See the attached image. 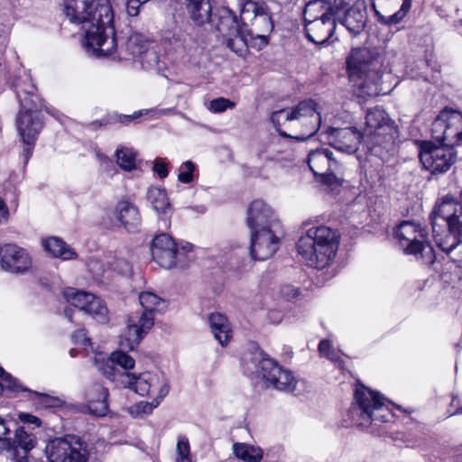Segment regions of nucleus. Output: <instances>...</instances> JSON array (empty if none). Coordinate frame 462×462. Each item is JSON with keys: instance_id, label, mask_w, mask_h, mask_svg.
<instances>
[{"instance_id": "64", "label": "nucleus", "mask_w": 462, "mask_h": 462, "mask_svg": "<svg viewBox=\"0 0 462 462\" xmlns=\"http://www.w3.org/2000/svg\"><path fill=\"white\" fill-rule=\"evenodd\" d=\"M456 413H462V407H461V408H459V409L457 411V412H456Z\"/></svg>"}, {"instance_id": "9", "label": "nucleus", "mask_w": 462, "mask_h": 462, "mask_svg": "<svg viewBox=\"0 0 462 462\" xmlns=\"http://www.w3.org/2000/svg\"><path fill=\"white\" fill-rule=\"evenodd\" d=\"M44 453L48 462H89L90 457L88 443L71 434L50 439Z\"/></svg>"}, {"instance_id": "55", "label": "nucleus", "mask_w": 462, "mask_h": 462, "mask_svg": "<svg viewBox=\"0 0 462 462\" xmlns=\"http://www.w3.org/2000/svg\"><path fill=\"white\" fill-rule=\"evenodd\" d=\"M281 294L288 300H293L299 294L298 289L292 285H284L281 289Z\"/></svg>"}, {"instance_id": "25", "label": "nucleus", "mask_w": 462, "mask_h": 462, "mask_svg": "<svg viewBox=\"0 0 462 462\" xmlns=\"http://www.w3.org/2000/svg\"><path fill=\"white\" fill-rule=\"evenodd\" d=\"M208 23L216 28L223 39L232 36L242 27V23H239L233 11L225 6L217 8L214 14L211 13L210 21Z\"/></svg>"}, {"instance_id": "49", "label": "nucleus", "mask_w": 462, "mask_h": 462, "mask_svg": "<svg viewBox=\"0 0 462 462\" xmlns=\"http://www.w3.org/2000/svg\"><path fill=\"white\" fill-rule=\"evenodd\" d=\"M153 399L151 402H140L137 404L136 408L138 412H142L143 414H150L154 408H156L163 398H159L158 396H152Z\"/></svg>"}, {"instance_id": "30", "label": "nucleus", "mask_w": 462, "mask_h": 462, "mask_svg": "<svg viewBox=\"0 0 462 462\" xmlns=\"http://www.w3.org/2000/svg\"><path fill=\"white\" fill-rule=\"evenodd\" d=\"M208 325L214 337L223 346H226L232 337L231 324L227 318L219 312L208 315Z\"/></svg>"}, {"instance_id": "46", "label": "nucleus", "mask_w": 462, "mask_h": 462, "mask_svg": "<svg viewBox=\"0 0 462 462\" xmlns=\"http://www.w3.org/2000/svg\"><path fill=\"white\" fill-rule=\"evenodd\" d=\"M236 104L225 97H217L210 101L208 109L213 113H222L226 109L234 108Z\"/></svg>"}, {"instance_id": "7", "label": "nucleus", "mask_w": 462, "mask_h": 462, "mask_svg": "<svg viewBox=\"0 0 462 462\" xmlns=\"http://www.w3.org/2000/svg\"><path fill=\"white\" fill-rule=\"evenodd\" d=\"M36 88L29 83L27 88L16 90L21 110L16 118L17 130L25 145H34L37 136L42 129L43 123L37 112L36 101L38 99Z\"/></svg>"}, {"instance_id": "22", "label": "nucleus", "mask_w": 462, "mask_h": 462, "mask_svg": "<svg viewBox=\"0 0 462 462\" xmlns=\"http://www.w3.org/2000/svg\"><path fill=\"white\" fill-rule=\"evenodd\" d=\"M1 267L7 272L20 273L26 272L32 265L28 254L15 245H5L0 247Z\"/></svg>"}, {"instance_id": "26", "label": "nucleus", "mask_w": 462, "mask_h": 462, "mask_svg": "<svg viewBox=\"0 0 462 462\" xmlns=\"http://www.w3.org/2000/svg\"><path fill=\"white\" fill-rule=\"evenodd\" d=\"M114 217L119 221L120 226L129 232H136L142 224V218L138 208L128 200L119 201L113 212Z\"/></svg>"}, {"instance_id": "38", "label": "nucleus", "mask_w": 462, "mask_h": 462, "mask_svg": "<svg viewBox=\"0 0 462 462\" xmlns=\"http://www.w3.org/2000/svg\"><path fill=\"white\" fill-rule=\"evenodd\" d=\"M139 300L142 306L141 311L149 312L153 316L155 313L163 311L167 307L165 300L150 291L141 292Z\"/></svg>"}, {"instance_id": "18", "label": "nucleus", "mask_w": 462, "mask_h": 462, "mask_svg": "<svg viewBox=\"0 0 462 462\" xmlns=\"http://www.w3.org/2000/svg\"><path fill=\"white\" fill-rule=\"evenodd\" d=\"M281 233L280 222H274L271 228L251 231L250 255L254 260L263 261L274 254L279 248Z\"/></svg>"}, {"instance_id": "54", "label": "nucleus", "mask_w": 462, "mask_h": 462, "mask_svg": "<svg viewBox=\"0 0 462 462\" xmlns=\"http://www.w3.org/2000/svg\"><path fill=\"white\" fill-rule=\"evenodd\" d=\"M143 5L140 0H127L126 2V12L130 16H136L140 12V8Z\"/></svg>"}, {"instance_id": "60", "label": "nucleus", "mask_w": 462, "mask_h": 462, "mask_svg": "<svg viewBox=\"0 0 462 462\" xmlns=\"http://www.w3.org/2000/svg\"><path fill=\"white\" fill-rule=\"evenodd\" d=\"M27 147L23 149V156L25 157V162L29 160L32 155V150L34 145H26Z\"/></svg>"}, {"instance_id": "5", "label": "nucleus", "mask_w": 462, "mask_h": 462, "mask_svg": "<svg viewBox=\"0 0 462 462\" xmlns=\"http://www.w3.org/2000/svg\"><path fill=\"white\" fill-rule=\"evenodd\" d=\"M397 138L398 128L385 110L376 106L367 111L362 134L367 152L384 159L393 150Z\"/></svg>"}, {"instance_id": "58", "label": "nucleus", "mask_w": 462, "mask_h": 462, "mask_svg": "<svg viewBox=\"0 0 462 462\" xmlns=\"http://www.w3.org/2000/svg\"><path fill=\"white\" fill-rule=\"evenodd\" d=\"M9 217L8 208L3 199L0 198V225L6 223Z\"/></svg>"}, {"instance_id": "41", "label": "nucleus", "mask_w": 462, "mask_h": 462, "mask_svg": "<svg viewBox=\"0 0 462 462\" xmlns=\"http://www.w3.org/2000/svg\"><path fill=\"white\" fill-rule=\"evenodd\" d=\"M172 111H173V108H162V109L152 108V109H148V110H141V111L134 113L131 116H120V122L123 124L129 123L132 120L141 116L143 114L151 115V116L153 118H158L160 116L168 115V114L171 113Z\"/></svg>"}, {"instance_id": "11", "label": "nucleus", "mask_w": 462, "mask_h": 462, "mask_svg": "<svg viewBox=\"0 0 462 462\" xmlns=\"http://www.w3.org/2000/svg\"><path fill=\"white\" fill-rule=\"evenodd\" d=\"M395 236L403 252L433 263L435 254L432 246L426 242V231L414 221H402L395 230Z\"/></svg>"}, {"instance_id": "36", "label": "nucleus", "mask_w": 462, "mask_h": 462, "mask_svg": "<svg viewBox=\"0 0 462 462\" xmlns=\"http://www.w3.org/2000/svg\"><path fill=\"white\" fill-rule=\"evenodd\" d=\"M42 245L45 251L63 260H69L76 256V253L64 241L55 236L43 240Z\"/></svg>"}, {"instance_id": "39", "label": "nucleus", "mask_w": 462, "mask_h": 462, "mask_svg": "<svg viewBox=\"0 0 462 462\" xmlns=\"http://www.w3.org/2000/svg\"><path fill=\"white\" fill-rule=\"evenodd\" d=\"M149 47V42L145 37L140 33H133L125 42V54L132 58H140Z\"/></svg>"}, {"instance_id": "15", "label": "nucleus", "mask_w": 462, "mask_h": 462, "mask_svg": "<svg viewBox=\"0 0 462 462\" xmlns=\"http://www.w3.org/2000/svg\"><path fill=\"white\" fill-rule=\"evenodd\" d=\"M431 134L439 143L451 147L462 143V113L444 108L431 125Z\"/></svg>"}, {"instance_id": "48", "label": "nucleus", "mask_w": 462, "mask_h": 462, "mask_svg": "<svg viewBox=\"0 0 462 462\" xmlns=\"http://www.w3.org/2000/svg\"><path fill=\"white\" fill-rule=\"evenodd\" d=\"M111 265L115 271L122 274H129L132 272V265L130 262L124 258L115 259Z\"/></svg>"}, {"instance_id": "8", "label": "nucleus", "mask_w": 462, "mask_h": 462, "mask_svg": "<svg viewBox=\"0 0 462 462\" xmlns=\"http://www.w3.org/2000/svg\"><path fill=\"white\" fill-rule=\"evenodd\" d=\"M349 79L364 83H375L383 69V58L376 48L360 47L351 51L346 60Z\"/></svg>"}, {"instance_id": "42", "label": "nucleus", "mask_w": 462, "mask_h": 462, "mask_svg": "<svg viewBox=\"0 0 462 462\" xmlns=\"http://www.w3.org/2000/svg\"><path fill=\"white\" fill-rule=\"evenodd\" d=\"M176 462H192L189 443L186 437H180L176 447Z\"/></svg>"}, {"instance_id": "14", "label": "nucleus", "mask_w": 462, "mask_h": 462, "mask_svg": "<svg viewBox=\"0 0 462 462\" xmlns=\"http://www.w3.org/2000/svg\"><path fill=\"white\" fill-rule=\"evenodd\" d=\"M308 165L315 176H320L322 182L328 186H338L344 178L343 166L333 157L328 148L311 151L308 157Z\"/></svg>"}, {"instance_id": "47", "label": "nucleus", "mask_w": 462, "mask_h": 462, "mask_svg": "<svg viewBox=\"0 0 462 462\" xmlns=\"http://www.w3.org/2000/svg\"><path fill=\"white\" fill-rule=\"evenodd\" d=\"M195 165L190 161L182 163L179 169L178 180L183 183H190L193 180Z\"/></svg>"}, {"instance_id": "52", "label": "nucleus", "mask_w": 462, "mask_h": 462, "mask_svg": "<svg viewBox=\"0 0 462 462\" xmlns=\"http://www.w3.org/2000/svg\"><path fill=\"white\" fill-rule=\"evenodd\" d=\"M153 171L159 175L160 178H165L168 175L166 159L157 158L154 162Z\"/></svg>"}, {"instance_id": "4", "label": "nucleus", "mask_w": 462, "mask_h": 462, "mask_svg": "<svg viewBox=\"0 0 462 462\" xmlns=\"http://www.w3.org/2000/svg\"><path fill=\"white\" fill-rule=\"evenodd\" d=\"M339 239L335 229L326 226H312L299 239L297 250L307 265L322 270L333 262Z\"/></svg>"}, {"instance_id": "27", "label": "nucleus", "mask_w": 462, "mask_h": 462, "mask_svg": "<svg viewBox=\"0 0 462 462\" xmlns=\"http://www.w3.org/2000/svg\"><path fill=\"white\" fill-rule=\"evenodd\" d=\"M331 138V143L335 149L351 154L358 150L362 134L354 128L332 129Z\"/></svg>"}, {"instance_id": "20", "label": "nucleus", "mask_w": 462, "mask_h": 462, "mask_svg": "<svg viewBox=\"0 0 462 462\" xmlns=\"http://www.w3.org/2000/svg\"><path fill=\"white\" fill-rule=\"evenodd\" d=\"M63 295L71 306L93 316L97 321L104 323L107 320L108 310L101 299L91 293L77 291L74 288L66 289Z\"/></svg>"}, {"instance_id": "34", "label": "nucleus", "mask_w": 462, "mask_h": 462, "mask_svg": "<svg viewBox=\"0 0 462 462\" xmlns=\"http://www.w3.org/2000/svg\"><path fill=\"white\" fill-rule=\"evenodd\" d=\"M94 364L97 370L101 372L107 379L116 382L120 385V374L125 372L120 371L112 359V354L107 356L104 353H96L94 356Z\"/></svg>"}, {"instance_id": "53", "label": "nucleus", "mask_w": 462, "mask_h": 462, "mask_svg": "<svg viewBox=\"0 0 462 462\" xmlns=\"http://www.w3.org/2000/svg\"><path fill=\"white\" fill-rule=\"evenodd\" d=\"M41 402L45 407H60L63 404V401L59 397H53L47 394H40Z\"/></svg>"}, {"instance_id": "13", "label": "nucleus", "mask_w": 462, "mask_h": 462, "mask_svg": "<svg viewBox=\"0 0 462 462\" xmlns=\"http://www.w3.org/2000/svg\"><path fill=\"white\" fill-rule=\"evenodd\" d=\"M240 22L248 29L249 34L267 44V36L273 29L271 13L264 4L254 1L245 2L241 8Z\"/></svg>"}, {"instance_id": "23", "label": "nucleus", "mask_w": 462, "mask_h": 462, "mask_svg": "<svg viewBox=\"0 0 462 462\" xmlns=\"http://www.w3.org/2000/svg\"><path fill=\"white\" fill-rule=\"evenodd\" d=\"M344 10L343 0H313L310 1L304 9L305 24L327 18L338 17Z\"/></svg>"}, {"instance_id": "16", "label": "nucleus", "mask_w": 462, "mask_h": 462, "mask_svg": "<svg viewBox=\"0 0 462 462\" xmlns=\"http://www.w3.org/2000/svg\"><path fill=\"white\" fill-rule=\"evenodd\" d=\"M254 359L258 363L259 373L268 387L286 392L295 390L296 380L291 371L283 369L275 360L262 352Z\"/></svg>"}, {"instance_id": "17", "label": "nucleus", "mask_w": 462, "mask_h": 462, "mask_svg": "<svg viewBox=\"0 0 462 462\" xmlns=\"http://www.w3.org/2000/svg\"><path fill=\"white\" fill-rule=\"evenodd\" d=\"M126 323L119 345L125 350H134L153 327L154 316L149 312L137 310L129 314Z\"/></svg>"}, {"instance_id": "59", "label": "nucleus", "mask_w": 462, "mask_h": 462, "mask_svg": "<svg viewBox=\"0 0 462 462\" xmlns=\"http://www.w3.org/2000/svg\"><path fill=\"white\" fill-rule=\"evenodd\" d=\"M269 319H270L273 322H276V323H278V322H280V321H281L282 317H281L280 312H277V311L273 310V311H270V312H269Z\"/></svg>"}, {"instance_id": "10", "label": "nucleus", "mask_w": 462, "mask_h": 462, "mask_svg": "<svg viewBox=\"0 0 462 462\" xmlns=\"http://www.w3.org/2000/svg\"><path fill=\"white\" fill-rule=\"evenodd\" d=\"M193 249L189 243L179 245L167 234L155 236L151 245L152 259L162 268H185L189 261L188 254Z\"/></svg>"}, {"instance_id": "56", "label": "nucleus", "mask_w": 462, "mask_h": 462, "mask_svg": "<svg viewBox=\"0 0 462 462\" xmlns=\"http://www.w3.org/2000/svg\"><path fill=\"white\" fill-rule=\"evenodd\" d=\"M9 433L10 427L8 420L0 416V447L3 446L4 440Z\"/></svg>"}, {"instance_id": "51", "label": "nucleus", "mask_w": 462, "mask_h": 462, "mask_svg": "<svg viewBox=\"0 0 462 462\" xmlns=\"http://www.w3.org/2000/svg\"><path fill=\"white\" fill-rule=\"evenodd\" d=\"M72 339L75 344L80 345L84 347L91 346L90 338L87 337L84 329H79L72 335Z\"/></svg>"}, {"instance_id": "29", "label": "nucleus", "mask_w": 462, "mask_h": 462, "mask_svg": "<svg viewBox=\"0 0 462 462\" xmlns=\"http://www.w3.org/2000/svg\"><path fill=\"white\" fill-rule=\"evenodd\" d=\"M107 397L106 388L97 383L92 385L87 393V403L83 411L95 416H104L108 409Z\"/></svg>"}, {"instance_id": "12", "label": "nucleus", "mask_w": 462, "mask_h": 462, "mask_svg": "<svg viewBox=\"0 0 462 462\" xmlns=\"http://www.w3.org/2000/svg\"><path fill=\"white\" fill-rule=\"evenodd\" d=\"M120 386L128 388L141 396L164 398L170 390L167 378L162 373L144 372L139 374L124 373L120 374Z\"/></svg>"}, {"instance_id": "24", "label": "nucleus", "mask_w": 462, "mask_h": 462, "mask_svg": "<svg viewBox=\"0 0 462 462\" xmlns=\"http://www.w3.org/2000/svg\"><path fill=\"white\" fill-rule=\"evenodd\" d=\"M274 222H279L271 208L263 200L253 201L247 209V226L250 230L271 228Z\"/></svg>"}, {"instance_id": "45", "label": "nucleus", "mask_w": 462, "mask_h": 462, "mask_svg": "<svg viewBox=\"0 0 462 462\" xmlns=\"http://www.w3.org/2000/svg\"><path fill=\"white\" fill-rule=\"evenodd\" d=\"M140 59L143 68L148 69L156 68L160 61L158 53L153 49H150L149 47L143 53Z\"/></svg>"}, {"instance_id": "31", "label": "nucleus", "mask_w": 462, "mask_h": 462, "mask_svg": "<svg viewBox=\"0 0 462 462\" xmlns=\"http://www.w3.org/2000/svg\"><path fill=\"white\" fill-rule=\"evenodd\" d=\"M341 23L354 36L359 35L366 23V12L358 7H350L344 13Z\"/></svg>"}, {"instance_id": "62", "label": "nucleus", "mask_w": 462, "mask_h": 462, "mask_svg": "<svg viewBox=\"0 0 462 462\" xmlns=\"http://www.w3.org/2000/svg\"><path fill=\"white\" fill-rule=\"evenodd\" d=\"M162 224H163V227H164V228H168V227H169V226H170V222L168 221V219H166V218H162Z\"/></svg>"}, {"instance_id": "3", "label": "nucleus", "mask_w": 462, "mask_h": 462, "mask_svg": "<svg viewBox=\"0 0 462 462\" xmlns=\"http://www.w3.org/2000/svg\"><path fill=\"white\" fill-rule=\"evenodd\" d=\"M271 120L280 135L299 141L312 137L321 123L317 104L311 99L273 112Z\"/></svg>"}, {"instance_id": "43", "label": "nucleus", "mask_w": 462, "mask_h": 462, "mask_svg": "<svg viewBox=\"0 0 462 462\" xmlns=\"http://www.w3.org/2000/svg\"><path fill=\"white\" fill-rule=\"evenodd\" d=\"M0 377H2L3 380V388H6L7 390L14 393L27 391V389L24 388L17 379L14 378L11 374L5 373L2 367H0Z\"/></svg>"}, {"instance_id": "32", "label": "nucleus", "mask_w": 462, "mask_h": 462, "mask_svg": "<svg viewBox=\"0 0 462 462\" xmlns=\"http://www.w3.org/2000/svg\"><path fill=\"white\" fill-rule=\"evenodd\" d=\"M254 39L243 24L232 36L224 38L225 43L236 55L243 57L247 53L250 42Z\"/></svg>"}, {"instance_id": "19", "label": "nucleus", "mask_w": 462, "mask_h": 462, "mask_svg": "<svg viewBox=\"0 0 462 462\" xmlns=\"http://www.w3.org/2000/svg\"><path fill=\"white\" fill-rule=\"evenodd\" d=\"M440 144L432 146L430 143H425L420 153V159L424 168L433 174L448 171L457 158L453 147L445 143Z\"/></svg>"}, {"instance_id": "6", "label": "nucleus", "mask_w": 462, "mask_h": 462, "mask_svg": "<svg viewBox=\"0 0 462 462\" xmlns=\"http://www.w3.org/2000/svg\"><path fill=\"white\" fill-rule=\"evenodd\" d=\"M349 416L356 425L367 427L373 422L389 421L393 413L380 393L358 385L355 391V403L349 411Z\"/></svg>"}, {"instance_id": "28", "label": "nucleus", "mask_w": 462, "mask_h": 462, "mask_svg": "<svg viewBox=\"0 0 462 462\" xmlns=\"http://www.w3.org/2000/svg\"><path fill=\"white\" fill-rule=\"evenodd\" d=\"M336 19L327 18L305 24L307 38L315 44H323L333 35L336 29Z\"/></svg>"}, {"instance_id": "2", "label": "nucleus", "mask_w": 462, "mask_h": 462, "mask_svg": "<svg viewBox=\"0 0 462 462\" xmlns=\"http://www.w3.org/2000/svg\"><path fill=\"white\" fill-rule=\"evenodd\" d=\"M432 234L437 245L445 253L462 244V188L458 199L444 196L437 202L430 216Z\"/></svg>"}, {"instance_id": "35", "label": "nucleus", "mask_w": 462, "mask_h": 462, "mask_svg": "<svg viewBox=\"0 0 462 462\" xmlns=\"http://www.w3.org/2000/svg\"><path fill=\"white\" fill-rule=\"evenodd\" d=\"M147 199L157 214L167 217L171 213V204L164 189L150 188L147 191Z\"/></svg>"}, {"instance_id": "50", "label": "nucleus", "mask_w": 462, "mask_h": 462, "mask_svg": "<svg viewBox=\"0 0 462 462\" xmlns=\"http://www.w3.org/2000/svg\"><path fill=\"white\" fill-rule=\"evenodd\" d=\"M319 351L322 356H326L334 361V351L332 349V345L328 340L324 339L319 342Z\"/></svg>"}, {"instance_id": "57", "label": "nucleus", "mask_w": 462, "mask_h": 462, "mask_svg": "<svg viewBox=\"0 0 462 462\" xmlns=\"http://www.w3.org/2000/svg\"><path fill=\"white\" fill-rule=\"evenodd\" d=\"M19 419L21 421L24 423L34 424L37 427L41 426V420L38 417L32 415L30 413L21 412L19 414Z\"/></svg>"}, {"instance_id": "61", "label": "nucleus", "mask_w": 462, "mask_h": 462, "mask_svg": "<svg viewBox=\"0 0 462 462\" xmlns=\"http://www.w3.org/2000/svg\"><path fill=\"white\" fill-rule=\"evenodd\" d=\"M64 315L69 321H72V310L69 308H66L64 310Z\"/></svg>"}, {"instance_id": "40", "label": "nucleus", "mask_w": 462, "mask_h": 462, "mask_svg": "<svg viewBox=\"0 0 462 462\" xmlns=\"http://www.w3.org/2000/svg\"><path fill=\"white\" fill-rule=\"evenodd\" d=\"M117 163L125 171H131L136 168V152L130 148H120L116 152Z\"/></svg>"}, {"instance_id": "44", "label": "nucleus", "mask_w": 462, "mask_h": 462, "mask_svg": "<svg viewBox=\"0 0 462 462\" xmlns=\"http://www.w3.org/2000/svg\"><path fill=\"white\" fill-rule=\"evenodd\" d=\"M122 351H116L112 353V359L115 361L116 365L128 370L134 367V359L125 353V349L121 347Z\"/></svg>"}, {"instance_id": "63", "label": "nucleus", "mask_w": 462, "mask_h": 462, "mask_svg": "<svg viewBox=\"0 0 462 462\" xmlns=\"http://www.w3.org/2000/svg\"><path fill=\"white\" fill-rule=\"evenodd\" d=\"M69 354H70V356H75L74 349H71V350L69 351Z\"/></svg>"}, {"instance_id": "33", "label": "nucleus", "mask_w": 462, "mask_h": 462, "mask_svg": "<svg viewBox=\"0 0 462 462\" xmlns=\"http://www.w3.org/2000/svg\"><path fill=\"white\" fill-rule=\"evenodd\" d=\"M185 4L190 19L197 25H203L210 21L211 5L209 0H185Z\"/></svg>"}, {"instance_id": "1", "label": "nucleus", "mask_w": 462, "mask_h": 462, "mask_svg": "<svg viewBox=\"0 0 462 462\" xmlns=\"http://www.w3.org/2000/svg\"><path fill=\"white\" fill-rule=\"evenodd\" d=\"M64 14L85 32L88 51L107 56L115 49L114 13L108 0H63Z\"/></svg>"}, {"instance_id": "21", "label": "nucleus", "mask_w": 462, "mask_h": 462, "mask_svg": "<svg viewBox=\"0 0 462 462\" xmlns=\"http://www.w3.org/2000/svg\"><path fill=\"white\" fill-rule=\"evenodd\" d=\"M371 5L381 23L393 25L407 15L411 0H371Z\"/></svg>"}, {"instance_id": "37", "label": "nucleus", "mask_w": 462, "mask_h": 462, "mask_svg": "<svg viewBox=\"0 0 462 462\" xmlns=\"http://www.w3.org/2000/svg\"><path fill=\"white\" fill-rule=\"evenodd\" d=\"M233 453L245 462H260L263 457V451L260 447L246 443H235Z\"/></svg>"}]
</instances>
